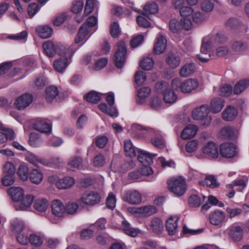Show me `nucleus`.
Returning a JSON list of instances; mask_svg holds the SVG:
<instances>
[{
    "instance_id": "obj_60",
    "label": "nucleus",
    "mask_w": 249,
    "mask_h": 249,
    "mask_svg": "<svg viewBox=\"0 0 249 249\" xmlns=\"http://www.w3.org/2000/svg\"><path fill=\"white\" fill-rule=\"evenodd\" d=\"M16 169L15 165L11 162H6L3 167V174L15 175Z\"/></svg>"
},
{
    "instance_id": "obj_55",
    "label": "nucleus",
    "mask_w": 249,
    "mask_h": 249,
    "mask_svg": "<svg viewBox=\"0 0 249 249\" xmlns=\"http://www.w3.org/2000/svg\"><path fill=\"white\" fill-rule=\"evenodd\" d=\"M226 212L228 214L229 218H232L235 216L240 215L242 212V210L240 208L227 207L226 208Z\"/></svg>"
},
{
    "instance_id": "obj_59",
    "label": "nucleus",
    "mask_w": 249,
    "mask_h": 249,
    "mask_svg": "<svg viewBox=\"0 0 249 249\" xmlns=\"http://www.w3.org/2000/svg\"><path fill=\"white\" fill-rule=\"evenodd\" d=\"M110 34L113 37H117L120 34V29L117 22H113L110 27Z\"/></svg>"
},
{
    "instance_id": "obj_52",
    "label": "nucleus",
    "mask_w": 249,
    "mask_h": 249,
    "mask_svg": "<svg viewBox=\"0 0 249 249\" xmlns=\"http://www.w3.org/2000/svg\"><path fill=\"white\" fill-rule=\"evenodd\" d=\"M18 174L21 180H27L29 177L28 167L25 165H20L18 168Z\"/></svg>"
},
{
    "instance_id": "obj_64",
    "label": "nucleus",
    "mask_w": 249,
    "mask_h": 249,
    "mask_svg": "<svg viewBox=\"0 0 249 249\" xmlns=\"http://www.w3.org/2000/svg\"><path fill=\"white\" fill-rule=\"evenodd\" d=\"M232 89L231 86L226 85L221 87L219 94L221 96H228L231 94Z\"/></svg>"
},
{
    "instance_id": "obj_18",
    "label": "nucleus",
    "mask_w": 249,
    "mask_h": 249,
    "mask_svg": "<svg viewBox=\"0 0 249 249\" xmlns=\"http://www.w3.org/2000/svg\"><path fill=\"white\" fill-rule=\"evenodd\" d=\"M203 153L213 158L218 157V147L216 144L212 142H209L204 145L202 149Z\"/></svg>"
},
{
    "instance_id": "obj_63",
    "label": "nucleus",
    "mask_w": 249,
    "mask_h": 249,
    "mask_svg": "<svg viewBox=\"0 0 249 249\" xmlns=\"http://www.w3.org/2000/svg\"><path fill=\"white\" fill-rule=\"evenodd\" d=\"M116 201L115 196L112 193H110L107 198V207L110 209H113L115 206Z\"/></svg>"
},
{
    "instance_id": "obj_13",
    "label": "nucleus",
    "mask_w": 249,
    "mask_h": 249,
    "mask_svg": "<svg viewBox=\"0 0 249 249\" xmlns=\"http://www.w3.org/2000/svg\"><path fill=\"white\" fill-rule=\"evenodd\" d=\"M124 201L131 204H138L142 201L141 194L136 190H128L124 196Z\"/></svg>"
},
{
    "instance_id": "obj_1",
    "label": "nucleus",
    "mask_w": 249,
    "mask_h": 249,
    "mask_svg": "<svg viewBox=\"0 0 249 249\" xmlns=\"http://www.w3.org/2000/svg\"><path fill=\"white\" fill-rule=\"evenodd\" d=\"M225 41V36L219 34L212 37L210 40L207 38H204L202 41L200 53L196 55V57L203 63L207 62L213 56L211 53L212 47L223 43Z\"/></svg>"
},
{
    "instance_id": "obj_36",
    "label": "nucleus",
    "mask_w": 249,
    "mask_h": 249,
    "mask_svg": "<svg viewBox=\"0 0 249 249\" xmlns=\"http://www.w3.org/2000/svg\"><path fill=\"white\" fill-rule=\"evenodd\" d=\"M150 228L156 233H160L163 230V223L160 219L155 217L151 221Z\"/></svg>"
},
{
    "instance_id": "obj_24",
    "label": "nucleus",
    "mask_w": 249,
    "mask_h": 249,
    "mask_svg": "<svg viewBox=\"0 0 249 249\" xmlns=\"http://www.w3.org/2000/svg\"><path fill=\"white\" fill-rule=\"evenodd\" d=\"M134 213L140 214L142 216H149L157 212V209L154 206H145L138 208H134Z\"/></svg>"
},
{
    "instance_id": "obj_28",
    "label": "nucleus",
    "mask_w": 249,
    "mask_h": 249,
    "mask_svg": "<svg viewBox=\"0 0 249 249\" xmlns=\"http://www.w3.org/2000/svg\"><path fill=\"white\" fill-rule=\"evenodd\" d=\"M220 135L225 139H233L237 137L238 132L230 126H225L220 131Z\"/></svg>"
},
{
    "instance_id": "obj_5",
    "label": "nucleus",
    "mask_w": 249,
    "mask_h": 249,
    "mask_svg": "<svg viewBox=\"0 0 249 249\" xmlns=\"http://www.w3.org/2000/svg\"><path fill=\"white\" fill-rule=\"evenodd\" d=\"M208 107L206 105H202L195 108L192 112V115L194 120L203 121L202 125L208 126L212 121L211 117L208 115Z\"/></svg>"
},
{
    "instance_id": "obj_9",
    "label": "nucleus",
    "mask_w": 249,
    "mask_h": 249,
    "mask_svg": "<svg viewBox=\"0 0 249 249\" xmlns=\"http://www.w3.org/2000/svg\"><path fill=\"white\" fill-rule=\"evenodd\" d=\"M101 197L98 193L94 191H87L84 192L79 201L87 205L93 206L99 203Z\"/></svg>"
},
{
    "instance_id": "obj_35",
    "label": "nucleus",
    "mask_w": 249,
    "mask_h": 249,
    "mask_svg": "<svg viewBox=\"0 0 249 249\" xmlns=\"http://www.w3.org/2000/svg\"><path fill=\"white\" fill-rule=\"evenodd\" d=\"M165 61L167 64L173 69L178 67L180 64V59L178 55L173 53L167 54Z\"/></svg>"
},
{
    "instance_id": "obj_20",
    "label": "nucleus",
    "mask_w": 249,
    "mask_h": 249,
    "mask_svg": "<svg viewBox=\"0 0 249 249\" xmlns=\"http://www.w3.org/2000/svg\"><path fill=\"white\" fill-rule=\"evenodd\" d=\"M34 199V197L33 195H26L24 197H23L20 201L16 203L15 207L17 210H25L31 205Z\"/></svg>"
},
{
    "instance_id": "obj_53",
    "label": "nucleus",
    "mask_w": 249,
    "mask_h": 249,
    "mask_svg": "<svg viewBox=\"0 0 249 249\" xmlns=\"http://www.w3.org/2000/svg\"><path fill=\"white\" fill-rule=\"evenodd\" d=\"M181 26L180 21L176 19L171 20L169 24L170 31L174 33H177L181 31Z\"/></svg>"
},
{
    "instance_id": "obj_62",
    "label": "nucleus",
    "mask_w": 249,
    "mask_h": 249,
    "mask_svg": "<svg viewBox=\"0 0 249 249\" xmlns=\"http://www.w3.org/2000/svg\"><path fill=\"white\" fill-rule=\"evenodd\" d=\"M135 82L138 85H142L146 80V75L142 71H138L135 75Z\"/></svg>"
},
{
    "instance_id": "obj_33",
    "label": "nucleus",
    "mask_w": 249,
    "mask_h": 249,
    "mask_svg": "<svg viewBox=\"0 0 249 249\" xmlns=\"http://www.w3.org/2000/svg\"><path fill=\"white\" fill-rule=\"evenodd\" d=\"M36 32L41 38L45 39L51 37L53 29L49 26L41 25L36 27Z\"/></svg>"
},
{
    "instance_id": "obj_37",
    "label": "nucleus",
    "mask_w": 249,
    "mask_h": 249,
    "mask_svg": "<svg viewBox=\"0 0 249 249\" xmlns=\"http://www.w3.org/2000/svg\"><path fill=\"white\" fill-rule=\"evenodd\" d=\"M58 90L57 87L51 86L46 89L45 97L48 102H52L58 94Z\"/></svg>"
},
{
    "instance_id": "obj_32",
    "label": "nucleus",
    "mask_w": 249,
    "mask_h": 249,
    "mask_svg": "<svg viewBox=\"0 0 249 249\" xmlns=\"http://www.w3.org/2000/svg\"><path fill=\"white\" fill-rule=\"evenodd\" d=\"M231 49L235 52L244 53L248 49V44L243 40H235L232 44Z\"/></svg>"
},
{
    "instance_id": "obj_19",
    "label": "nucleus",
    "mask_w": 249,
    "mask_h": 249,
    "mask_svg": "<svg viewBox=\"0 0 249 249\" xmlns=\"http://www.w3.org/2000/svg\"><path fill=\"white\" fill-rule=\"evenodd\" d=\"M32 101V96L29 94H25L17 98L15 104L18 109L21 110L28 107Z\"/></svg>"
},
{
    "instance_id": "obj_56",
    "label": "nucleus",
    "mask_w": 249,
    "mask_h": 249,
    "mask_svg": "<svg viewBox=\"0 0 249 249\" xmlns=\"http://www.w3.org/2000/svg\"><path fill=\"white\" fill-rule=\"evenodd\" d=\"M202 11L206 12H211L213 9V4L211 0H204L201 3Z\"/></svg>"
},
{
    "instance_id": "obj_41",
    "label": "nucleus",
    "mask_w": 249,
    "mask_h": 249,
    "mask_svg": "<svg viewBox=\"0 0 249 249\" xmlns=\"http://www.w3.org/2000/svg\"><path fill=\"white\" fill-rule=\"evenodd\" d=\"M26 160L30 163L36 166L38 163H40L43 165L48 166L49 162L45 160L41 159L38 156L31 153L26 157Z\"/></svg>"
},
{
    "instance_id": "obj_42",
    "label": "nucleus",
    "mask_w": 249,
    "mask_h": 249,
    "mask_svg": "<svg viewBox=\"0 0 249 249\" xmlns=\"http://www.w3.org/2000/svg\"><path fill=\"white\" fill-rule=\"evenodd\" d=\"M124 149L125 155L130 158L136 156L134 146L130 140H126L124 142Z\"/></svg>"
},
{
    "instance_id": "obj_34",
    "label": "nucleus",
    "mask_w": 249,
    "mask_h": 249,
    "mask_svg": "<svg viewBox=\"0 0 249 249\" xmlns=\"http://www.w3.org/2000/svg\"><path fill=\"white\" fill-rule=\"evenodd\" d=\"M34 128L38 131L47 134H50L52 131V127L50 124L44 121L36 122L34 124Z\"/></svg>"
},
{
    "instance_id": "obj_25",
    "label": "nucleus",
    "mask_w": 249,
    "mask_h": 249,
    "mask_svg": "<svg viewBox=\"0 0 249 249\" xmlns=\"http://www.w3.org/2000/svg\"><path fill=\"white\" fill-rule=\"evenodd\" d=\"M94 31L95 30L91 31V30L88 29L86 24H83L79 29L78 32L75 38V43L78 44L85 41L88 34L89 33L92 34Z\"/></svg>"
},
{
    "instance_id": "obj_15",
    "label": "nucleus",
    "mask_w": 249,
    "mask_h": 249,
    "mask_svg": "<svg viewBox=\"0 0 249 249\" xmlns=\"http://www.w3.org/2000/svg\"><path fill=\"white\" fill-rule=\"evenodd\" d=\"M166 48V39L165 37L160 33H159L157 37L155 43L153 53L156 54H160L163 53Z\"/></svg>"
},
{
    "instance_id": "obj_29",
    "label": "nucleus",
    "mask_w": 249,
    "mask_h": 249,
    "mask_svg": "<svg viewBox=\"0 0 249 249\" xmlns=\"http://www.w3.org/2000/svg\"><path fill=\"white\" fill-rule=\"evenodd\" d=\"M197 127L193 124H189L182 130L181 137L183 139H189L194 137L196 134Z\"/></svg>"
},
{
    "instance_id": "obj_14",
    "label": "nucleus",
    "mask_w": 249,
    "mask_h": 249,
    "mask_svg": "<svg viewBox=\"0 0 249 249\" xmlns=\"http://www.w3.org/2000/svg\"><path fill=\"white\" fill-rule=\"evenodd\" d=\"M229 235L234 241L240 240L243 237L244 228L242 226L234 223L229 228Z\"/></svg>"
},
{
    "instance_id": "obj_31",
    "label": "nucleus",
    "mask_w": 249,
    "mask_h": 249,
    "mask_svg": "<svg viewBox=\"0 0 249 249\" xmlns=\"http://www.w3.org/2000/svg\"><path fill=\"white\" fill-rule=\"evenodd\" d=\"M178 218L177 217H171L166 221V228L170 235H173L177 231V221Z\"/></svg>"
},
{
    "instance_id": "obj_43",
    "label": "nucleus",
    "mask_w": 249,
    "mask_h": 249,
    "mask_svg": "<svg viewBox=\"0 0 249 249\" xmlns=\"http://www.w3.org/2000/svg\"><path fill=\"white\" fill-rule=\"evenodd\" d=\"M122 224L125 234L133 237H135L138 235L139 232V230L131 227L129 223L126 221H123Z\"/></svg>"
},
{
    "instance_id": "obj_40",
    "label": "nucleus",
    "mask_w": 249,
    "mask_h": 249,
    "mask_svg": "<svg viewBox=\"0 0 249 249\" xmlns=\"http://www.w3.org/2000/svg\"><path fill=\"white\" fill-rule=\"evenodd\" d=\"M199 183L203 185L205 184L207 186L212 188H216L219 186V183L217 181L214 176L213 175L207 176L204 181H199Z\"/></svg>"
},
{
    "instance_id": "obj_39",
    "label": "nucleus",
    "mask_w": 249,
    "mask_h": 249,
    "mask_svg": "<svg viewBox=\"0 0 249 249\" xmlns=\"http://www.w3.org/2000/svg\"><path fill=\"white\" fill-rule=\"evenodd\" d=\"M49 206L48 201L44 198H38L35 200L34 204V208L38 212H45Z\"/></svg>"
},
{
    "instance_id": "obj_45",
    "label": "nucleus",
    "mask_w": 249,
    "mask_h": 249,
    "mask_svg": "<svg viewBox=\"0 0 249 249\" xmlns=\"http://www.w3.org/2000/svg\"><path fill=\"white\" fill-rule=\"evenodd\" d=\"M249 86V80H242L238 82L234 86L233 92L235 94H239Z\"/></svg>"
},
{
    "instance_id": "obj_16",
    "label": "nucleus",
    "mask_w": 249,
    "mask_h": 249,
    "mask_svg": "<svg viewBox=\"0 0 249 249\" xmlns=\"http://www.w3.org/2000/svg\"><path fill=\"white\" fill-rule=\"evenodd\" d=\"M136 12L141 13L144 16H148L149 14H155L159 11L158 6L156 3L153 1L146 3L143 7L142 11L133 9Z\"/></svg>"
},
{
    "instance_id": "obj_7",
    "label": "nucleus",
    "mask_w": 249,
    "mask_h": 249,
    "mask_svg": "<svg viewBox=\"0 0 249 249\" xmlns=\"http://www.w3.org/2000/svg\"><path fill=\"white\" fill-rule=\"evenodd\" d=\"M156 88L159 92H162L163 100L166 103L172 104L176 101L177 95L173 90L168 89L166 82L157 83L156 85Z\"/></svg>"
},
{
    "instance_id": "obj_26",
    "label": "nucleus",
    "mask_w": 249,
    "mask_h": 249,
    "mask_svg": "<svg viewBox=\"0 0 249 249\" xmlns=\"http://www.w3.org/2000/svg\"><path fill=\"white\" fill-rule=\"evenodd\" d=\"M238 114L237 110L233 107L229 106L222 113V118L226 121H231L235 119Z\"/></svg>"
},
{
    "instance_id": "obj_4",
    "label": "nucleus",
    "mask_w": 249,
    "mask_h": 249,
    "mask_svg": "<svg viewBox=\"0 0 249 249\" xmlns=\"http://www.w3.org/2000/svg\"><path fill=\"white\" fill-rule=\"evenodd\" d=\"M168 184L169 190L178 196H182L186 191V181L182 177L173 178Z\"/></svg>"
},
{
    "instance_id": "obj_3",
    "label": "nucleus",
    "mask_w": 249,
    "mask_h": 249,
    "mask_svg": "<svg viewBox=\"0 0 249 249\" xmlns=\"http://www.w3.org/2000/svg\"><path fill=\"white\" fill-rule=\"evenodd\" d=\"M74 52V50L71 47H68L64 53L61 54L63 57L56 59L53 62L54 69L58 72H63L70 63Z\"/></svg>"
},
{
    "instance_id": "obj_38",
    "label": "nucleus",
    "mask_w": 249,
    "mask_h": 249,
    "mask_svg": "<svg viewBox=\"0 0 249 249\" xmlns=\"http://www.w3.org/2000/svg\"><path fill=\"white\" fill-rule=\"evenodd\" d=\"M25 225L24 222L18 219H15L11 222V231L15 233H19L24 229Z\"/></svg>"
},
{
    "instance_id": "obj_22",
    "label": "nucleus",
    "mask_w": 249,
    "mask_h": 249,
    "mask_svg": "<svg viewBox=\"0 0 249 249\" xmlns=\"http://www.w3.org/2000/svg\"><path fill=\"white\" fill-rule=\"evenodd\" d=\"M29 178L33 183L39 184L43 179V173L39 168H33L29 172Z\"/></svg>"
},
{
    "instance_id": "obj_58",
    "label": "nucleus",
    "mask_w": 249,
    "mask_h": 249,
    "mask_svg": "<svg viewBox=\"0 0 249 249\" xmlns=\"http://www.w3.org/2000/svg\"><path fill=\"white\" fill-rule=\"evenodd\" d=\"M29 242L33 245L38 246L42 244L43 240L40 236L33 234L29 236Z\"/></svg>"
},
{
    "instance_id": "obj_54",
    "label": "nucleus",
    "mask_w": 249,
    "mask_h": 249,
    "mask_svg": "<svg viewBox=\"0 0 249 249\" xmlns=\"http://www.w3.org/2000/svg\"><path fill=\"white\" fill-rule=\"evenodd\" d=\"M84 0H75L72 4L71 11L77 14L81 12L84 6Z\"/></svg>"
},
{
    "instance_id": "obj_27",
    "label": "nucleus",
    "mask_w": 249,
    "mask_h": 249,
    "mask_svg": "<svg viewBox=\"0 0 249 249\" xmlns=\"http://www.w3.org/2000/svg\"><path fill=\"white\" fill-rule=\"evenodd\" d=\"M75 183V179L70 177H66L59 179L56 182L57 187L60 189H66L72 186Z\"/></svg>"
},
{
    "instance_id": "obj_49",
    "label": "nucleus",
    "mask_w": 249,
    "mask_h": 249,
    "mask_svg": "<svg viewBox=\"0 0 249 249\" xmlns=\"http://www.w3.org/2000/svg\"><path fill=\"white\" fill-rule=\"evenodd\" d=\"M85 98L87 101L92 104L98 103L101 98L100 95L98 92L93 91L88 93Z\"/></svg>"
},
{
    "instance_id": "obj_23",
    "label": "nucleus",
    "mask_w": 249,
    "mask_h": 249,
    "mask_svg": "<svg viewBox=\"0 0 249 249\" xmlns=\"http://www.w3.org/2000/svg\"><path fill=\"white\" fill-rule=\"evenodd\" d=\"M7 192L11 199L16 203L20 201L24 194L23 190L19 187H12Z\"/></svg>"
},
{
    "instance_id": "obj_46",
    "label": "nucleus",
    "mask_w": 249,
    "mask_h": 249,
    "mask_svg": "<svg viewBox=\"0 0 249 249\" xmlns=\"http://www.w3.org/2000/svg\"><path fill=\"white\" fill-rule=\"evenodd\" d=\"M195 71V67L193 64H189L183 66L180 70V75L182 77H187Z\"/></svg>"
},
{
    "instance_id": "obj_8",
    "label": "nucleus",
    "mask_w": 249,
    "mask_h": 249,
    "mask_svg": "<svg viewBox=\"0 0 249 249\" xmlns=\"http://www.w3.org/2000/svg\"><path fill=\"white\" fill-rule=\"evenodd\" d=\"M131 129L133 131V135L134 137L139 138H145L152 134L158 135L159 132L156 131L153 128L142 126L139 124H133L131 126Z\"/></svg>"
},
{
    "instance_id": "obj_61",
    "label": "nucleus",
    "mask_w": 249,
    "mask_h": 249,
    "mask_svg": "<svg viewBox=\"0 0 249 249\" xmlns=\"http://www.w3.org/2000/svg\"><path fill=\"white\" fill-rule=\"evenodd\" d=\"M151 89L147 87H143L138 90V96L141 100H143L148 96Z\"/></svg>"
},
{
    "instance_id": "obj_57",
    "label": "nucleus",
    "mask_w": 249,
    "mask_h": 249,
    "mask_svg": "<svg viewBox=\"0 0 249 249\" xmlns=\"http://www.w3.org/2000/svg\"><path fill=\"white\" fill-rule=\"evenodd\" d=\"M189 205L192 207H198L201 204L199 196L196 195H192L188 199Z\"/></svg>"
},
{
    "instance_id": "obj_17",
    "label": "nucleus",
    "mask_w": 249,
    "mask_h": 249,
    "mask_svg": "<svg viewBox=\"0 0 249 249\" xmlns=\"http://www.w3.org/2000/svg\"><path fill=\"white\" fill-rule=\"evenodd\" d=\"M225 219V213L219 210L214 211L209 215L210 223L214 226L221 225Z\"/></svg>"
},
{
    "instance_id": "obj_51",
    "label": "nucleus",
    "mask_w": 249,
    "mask_h": 249,
    "mask_svg": "<svg viewBox=\"0 0 249 249\" xmlns=\"http://www.w3.org/2000/svg\"><path fill=\"white\" fill-rule=\"evenodd\" d=\"M78 208V205L77 203L73 202L68 203L65 206V215L66 214L73 215L76 213Z\"/></svg>"
},
{
    "instance_id": "obj_44",
    "label": "nucleus",
    "mask_w": 249,
    "mask_h": 249,
    "mask_svg": "<svg viewBox=\"0 0 249 249\" xmlns=\"http://www.w3.org/2000/svg\"><path fill=\"white\" fill-rule=\"evenodd\" d=\"M83 160L79 157H72L69 160L68 163V167L71 169H79L82 166Z\"/></svg>"
},
{
    "instance_id": "obj_10",
    "label": "nucleus",
    "mask_w": 249,
    "mask_h": 249,
    "mask_svg": "<svg viewBox=\"0 0 249 249\" xmlns=\"http://www.w3.org/2000/svg\"><path fill=\"white\" fill-rule=\"evenodd\" d=\"M118 50L115 54V62L116 66L122 68L125 62L126 48L124 42L118 43Z\"/></svg>"
},
{
    "instance_id": "obj_30",
    "label": "nucleus",
    "mask_w": 249,
    "mask_h": 249,
    "mask_svg": "<svg viewBox=\"0 0 249 249\" xmlns=\"http://www.w3.org/2000/svg\"><path fill=\"white\" fill-rule=\"evenodd\" d=\"M224 106V101L220 98H213L211 102L210 109L213 113L219 112Z\"/></svg>"
},
{
    "instance_id": "obj_12",
    "label": "nucleus",
    "mask_w": 249,
    "mask_h": 249,
    "mask_svg": "<svg viewBox=\"0 0 249 249\" xmlns=\"http://www.w3.org/2000/svg\"><path fill=\"white\" fill-rule=\"evenodd\" d=\"M51 211L53 215L58 218H62L65 216V206L58 199H54L52 201Z\"/></svg>"
},
{
    "instance_id": "obj_11",
    "label": "nucleus",
    "mask_w": 249,
    "mask_h": 249,
    "mask_svg": "<svg viewBox=\"0 0 249 249\" xmlns=\"http://www.w3.org/2000/svg\"><path fill=\"white\" fill-rule=\"evenodd\" d=\"M220 154L223 157L232 158L237 154V147L233 143H223L220 146Z\"/></svg>"
},
{
    "instance_id": "obj_6",
    "label": "nucleus",
    "mask_w": 249,
    "mask_h": 249,
    "mask_svg": "<svg viewBox=\"0 0 249 249\" xmlns=\"http://www.w3.org/2000/svg\"><path fill=\"white\" fill-rule=\"evenodd\" d=\"M68 46H65L60 43L53 44L52 42L48 41L43 44L44 51L47 56L52 57L55 53L63 54L64 52L68 49Z\"/></svg>"
},
{
    "instance_id": "obj_47",
    "label": "nucleus",
    "mask_w": 249,
    "mask_h": 249,
    "mask_svg": "<svg viewBox=\"0 0 249 249\" xmlns=\"http://www.w3.org/2000/svg\"><path fill=\"white\" fill-rule=\"evenodd\" d=\"M154 61L149 57H144L140 62V66L144 70L148 71L152 69L154 66Z\"/></svg>"
},
{
    "instance_id": "obj_21",
    "label": "nucleus",
    "mask_w": 249,
    "mask_h": 249,
    "mask_svg": "<svg viewBox=\"0 0 249 249\" xmlns=\"http://www.w3.org/2000/svg\"><path fill=\"white\" fill-rule=\"evenodd\" d=\"M157 154H151L145 151L140 150L139 151L138 160L143 165H150L153 163V159Z\"/></svg>"
},
{
    "instance_id": "obj_2",
    "label": "nucleus",
    "mask_w": 249,
    "mask_h": 249,
    "mask_svg": "<svg viewBox=\"0 0 249 249\" xmlns=\"http://www.w3.org/2000/svg\"><path fill=\"white\" fill-rule=\"evenodd\" d=\"M171 86L173 89L179 90L183 93H189L198 87L196 80L192 79H187L181 81L179 78H175L172 81Z\"/></svg>"
},
{
    "instance_id": "obj_48",
    "label": "nucleus",
    "mask_w": 249,
    "mask_h": 249,
    "mask_svg": "<svg viewBox=\"0 0 249 249\" xmlns=\"http://www.w3.org/2000/svg\"><path fill=\"white\" fill-rule=\"evenodd\" d=\"M99 107L102 112L111 117H117L118 116L117 109L115 107L109 108L105 103L100 104Z\"/></svg>"
},
{
    "instance_id": "obj_50",
    "label": "nucleus",
    "mask_w": 249,
    "mask_h": 249,
    "mask_svg": "<svg viewBox=\"0 0 249 249\" xmlns=\"http://www.w3.org/2000/svg\"><path fill=\"white\" fill-rule=\"evenodd\" d=\"M29 142L32 146L37 147L41 145L42 140L37 134L32 133L30 134Z\"/></svg>"
}]
</instances>
